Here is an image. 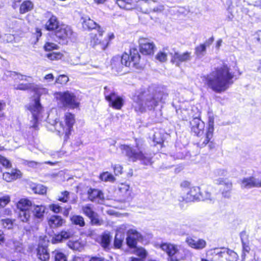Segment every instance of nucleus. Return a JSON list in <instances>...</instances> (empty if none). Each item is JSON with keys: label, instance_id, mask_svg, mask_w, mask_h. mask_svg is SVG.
I'll return each mask as SVG.
<instances>
[{"label": "nucleus", "instance_id": "nucleus-37", "mask_svg": "<svg viewBox=\"0 0 261 261\" xmlns=\"http://www.w3.org/2000/svg\"><path fill=\"white\" fill-rule=\"evenodd\" d=\"M70 221L72 224L75 225H78L83 227L85 225V220L83 216L81 215H73L70 218Z\"/></svg>", "mask_w": 261, "mask_h": 261}, {"label": "nucleus", "instance_id": "nucleus-52", "mask_svg": "<svg viewBox=\"0 0 261 261\" xmlns=\"http://www.w3.org/2000/svg\"><path fill=\"white\" fill-rule=\"evenodd\" d=\"M242 243L243 246L242 257L243 258H245L246 254L249 253L250 251V247L249 243L245 242L242 239Z\"/></svg>", "mask_w": 261, "mask_h": 261}, {"label": "nucleus", "instance_id": "nucleus-16", "mask_svg": "<svg viewBox=\"0 0 261 261\" xmlns=\"http://www.w3.org/2000/svg\"><path fill=\"white\" fill-rule=\"evenodd\" d=\"M214 133L206 129V132L202 135L197 137L196 144L200 148H203L208 145L210 149L215 147V143L212 140Z\"/></svg>", "mask_w": 261, "mask_h": 261}, {"label": "nucleus", "instance_id": "nucleus-14", "mask_svg": "<svg viewBox=\"0 0 261 261\" xmlns=\"http://www.w3.org/2000/svg\"><path fill=\"white\" fill-rule=\"evenodd\" d=\"M12 7L14 9L18 8V12L20 15H23L32 11L35 8V5L31 0H13Z\"/></svg>", "mask_w": 261, "mask_h": 261}, {"label": "nucleus", "instance_id": "nucleus-36", "mask_svg": "<svg viewBox=\"0 0 261 261\" xmlns=\"http://www.w3.org/2000/svg\"><path fill=\"white\" fill-rule=\"evenodd\" d=\"M152 158L140 150V154L138 160L140 161L142 164L144 165H150L152 164Z\"/></svg>", "mask_w": 261, "mask_h": 261}, {"label": "nucleus", "instance_id": "nucleus-12", "mask_svg": "<svg viewBox=\"0 0 261 261\" xmlns=\"http://www.w3.org/2000/svg\"><path fill=\"white\" fill-rule=\"evenodd\" d=\"M15 89L22 91L31 90L32 91L34 94L32 97L34 103H35L37 98L39 97L40 101L41 96L48 95V90L47 88L37 85H34L32 83L19 84L15 88Z\"/></svg>", "mask_w": 261, "mask_h": 261}, {"label": "nucleus", "instance_id": "nucleus-18", "mask_svg": "<svg viewBox=\"0 0 261 261\" xmlns=\"http://www.w3.org/2000/svg\"><path fill=\"white\" fill-rule=\"evenodd\" d=\"M190 126L191 133L196 137L203 135L205 132V123L198 117L194 118L190 122Z\"/></svg>", "mask_w": 261, "mask_h": 261}, {"label": "nucleus", "instance_id": "nucleus-23", "mask_svg": "<svg viewBox=\"0 0 261 261\" xmlns=\"http://www.w3.org/2000/svg\"><path fill=\"white\" fill-rule=\"evenodd\" d=\"M82 28L86 30H96L99 36H101L105 31L102 28L90 18H85L82 23Z\"/></svg>", "mask_w": 261, "mask_h": 261}, {"label": "nucleus", "instance_id": "nucleus-46", "mask_svg": "<svg viewBox=\"0 0 261 261\" xmlns=\"http://www.w3.org/2000/svg\"><path fill=\"white\" fill-rule=\"evenodd\" d=\"M67 245L73 250H79L81 244L78 241H69L67 243Z\"/></svg>", "mask_w": 261, "mask_h": 261}, {"label": "nucleus", "instance_id": "nucleus-17", "mask_svg": "<svg viewBox=\"0 0 261 261\" xmlns=\"http://www.w3.org/2000/svg\"><path fill=\"white\" fill-rule=\"evenodd\" d=\"M82 210L83 213L89 218L91 225L97 226L101 225L102 221L99 218L98 214L93 210L91 204L83 206Z\"/></svg>", "mask_w": 261, "mask_h": 261}, {"label": "nucleus", "instance_id": "nucleus-9", "mask_svg": "<svg viewBox=\"0 0 261 261\" xmlns=\"http://www.w3.org/2000/svg\"><path fill=\"white\" fill-rule=\"evenodd\" d=\"M161 248L167 254L170 261H179L185 257L184 249L176 245L165 243L161 245Z\"/></svg>", "mask_w": 261, "mask_h": 261}, {"label": "nucleus", "instance_id": "nucleus-50", "mask_svg": "<svg viewBox=\"0 0 261 261\" xmlns=\"http://www.w3.org/2000/svg\"><path fill=\"white\" fill-rule=\"evenodd\" d=\"M126 244L130 248H136L137 247V240L136 239L130 236H128L126 239Z\"/></svg>", "mask_w": 261, "mask_h": 261}, {"label": "nucleus", "instance_id": "nucleus-42", "mask_svg": "<svg viewBox=\"0 0 261 261\" xmlns=\"http://www.w3.org/2000/svg\"><path fill=\"white\" fill-rule=\"evenodd\" d=\"M212 199L211 193L208 190H201L200 189L199 201H205Z\"/></svg>", "mask_w": 261, "mask_h": 261}, {"label": "nucleus", "instance_id": "nucleus-19", "mask_svg": "<svg viewBox=\"0 0 261 261\" xmlns=\"http://www.w3.org/2000/svg\"><path fill=\"white\" fill-rule=\"evenodd\" d=\"M216 184L223 186V188L220 189V191L224 198H229L231 197L232 183L230 180H229L227 178L221 177L216 180Z\"/></svg>", "mask_w": 261, "mask_h": 261}, {"label": "nucleus", "instance_id": "nucleus-6", "mask_svg": "<svg viewBox=\"0 0 261 261\" xmlns=\"http://www.w3.org/2000/svg\"><path fill=\"white\" fill-rule=\"evenodd\" d=\"M75 123V115L71 112L65 113L64 116V121L59 122L60 128L57 129L58 134L59 136L64 134V142H67L69 139Z\"/></svg>", "mask_w": 261, "mask_h": 261}, {"label": "nucleus", "instance_id": "nucleus-25", "mask_svg": "<svg viewBox=\"0 0 261 261\" xmlns=\"http://www.w3.org/2000/svg\"><path fill=\"white\" fill-rule=\"evenodd\" d=\"M87 194L88 199L92 202H98L105 199L103 193L98 189L90 188L87 192Z\"/></svg>", "mask_w": 261, "mask_h": 261}, {"label": "nucleus", "instance_id": "nucleus-58", "mask_svg": "<svg viewBox=\"0 0 261 261\" xmlns=\"http://www.w3.org/2000/svg\"><path fill=\"white\" fill-rule=\"evenodd\" d=\"M115 36L114 33H111L108 34L107 37L103 39V42L108 43V47L110 45L111 43L112 40L114 39Z\"/></svg>", "mask_w": 261, "mask_h": 261}, {"label": "nucleus", "instance_id": "nucleus-1", "mask_svg": "<svg viewBox=\"0 0 261 261\" xmlns=\"http://www.w3.org/2000/svg\"><path fill=\"white\" fill-rule=\"evenodd\" d=\"M44 17L46 18L44 29L52 33L50 37L55 42L67 45L74 40L75 33L71 27L61 23L57 16L51 12H46Z\"/></svg>", "mask_w": 261, "mask_h": 261}, {"label": "nucleus", "instance_id": "nucleus-40", "mask_svg": "<svg viewBox=\"0 0 261 261\" xmlns=\"http://www.w3.org/2000/svg\"><path fill=\"white\" fill-rule=\"evenodd\" d=\"M32 190L35 194L43 195L46 193V189L43 185L37 184L32 188Z\"/></svg>", "mask_w": 261, "mask_h": 261}, {"label": "nucleus", "instance_id": "nucleus-59", "mask_svg": "<svg viewBox=\"0 0 261 261\" xmlns=\"http://www.w3.org/2000/svg\"><path fill=\"white\" fill-rule=\"evenodd\" d=\"M36 38V41H38L42 35L41 29L38 27L35 28V32L33 34Z\"/></svg>", "mask_w": 261, "mask_h": 261}, {"label": "nucleus", "instance_id": "nucleus-30", "mask_svg": "<svg viewBox=\"0 0 261 261\" xmlns=\"http://www.w3.org/2000/svg\"><path fill=\"white\" fill-rule=\"evenodd\" d=\"M214 38L212 36L207 40H206L204 43H201L195 47V55L198 57H201L204 55L206 53V47L210 46L214 42Z\"/></svg>", "mask_w": 261, "mask_h": 261}, {"label": "nucleus", "instance_id": "nucleus-60", "mask_svg": "<svg viewBox=\"0 0 261 261\" xmlns=\"http://www.w3.org/2000/svg\"><path fill=\"white\" fill-rule=\"evenodd\" d=\"M6 107V103L3 101H0V118L4 117V114L3 113V111L4 110Z\"/></svg>", "mask_w": 261, "mask_h": 261}, {"label": "nucleus", "instance_id": "nucleus-38", "mask_svg": "<svg viewBox=\"0 0 261 261\" xmlns=\"http://www.w3.org/2000/svg\"><path fill=\"white\" fill-rule=\"evenodd\" d=\"M99 178L101 181L105 182H114L115 180V177L108 171L101 173L99 175Z\"/></svg>", "mask_w": 261, "mask_h": 261}, {"label": "nucleus", "instance_id": "nucleus-24", "mask_svg": "<svg viewBox=\"0 0 261 261\" xmlns=\"http://www.w3.org/2000/svg\"><path fill=\"white\" fill-rule=\"evenodd\" d=\"M240 184L244 188H261V180H258L253 176L243 178Z\"/></svg>", "mask_w": 261, "mask_h": 261}, {"label": "nucleus", "instance_id": "nucleus-64", "mask_svg": "<svg viewBox=\"0 0 261 261\" xmlns=\"http://www.w3.org/2000/svg\"><path fill=\"white\" fill-rule=\"evenodd\" d=\"M71 261H84L83 257L78 256H73Z\"/></svg>", "mask_w": 261, "mask_h": 261}, {"label": "nucleus", "instance_id": "nucleus-57", "mask_svg": "<svg viewBox=\"0 0 261 261\" xmlns=\"http://www.w3.org/2000/svg\"><path fill=\"white\" fill-rule=\"evenodd\" d=\"M206 130L214 133V121L213 118H211L209 119L208 122V126L206 128Z\"/></svg>", "mask_w": 261, "mask_h": 261}, {"label": "nucleus", "instance_id": "nucleus-22", "mask_svg": "<svg viewBox=\"0 0 261 261\" xmlns=\"http://www.w3.org/2000/svg\"><path fill=\"white\" fill-rule=\"evenodd\" d=\"M121 150L124 152L129 161L135 162L138 161L140 154V150L136 151L132 147L128 145L123 144L120 146Z\"/></svg>", "mask_w": 261, "mask_h": 261}, {"label": "nucleus", "instance_id": "nucleus-4", "mask_svg": "<svg viewBox=\"0 0 261 261\" xmlns=\"http://www.w3.org/2000/svg\"><path fill=\"white\" fill-rule=\"evenodd\" d=\"M111 66L117 71L122 70L123 67L140 69L143 67V61L138 49L132 46L127 51L123 52L120 58L113 57L111 61Z\"/></svg>", "mask_w": 261, "mask_h": 261}, {"label": "nucleus", "instance_id": "nucleus-55", "mask_svg": "<svg viewBox=\"0 0 261 261\" xmlns=\"http://www.w3.org/2000/svg\"><path fill=\"white\" fill-rule=\"evenodd\" d=\"M49 208L54 213L58 214L62 211V207L58 204L52 203L49 205Z\"/></svg>", "mask_w": 261, "mask_h": 261}, {"label": "nucleus", "instance_id": "nucleus-54", "mask_svg": "<svg viewBox=\"0 0 261 261\" xmlns=\"http://www.w3.org/2000/svg\"><path fill=\"white\" fill-rule=\"evenodd\" d=\"M2 223L5 228L10 229L12 227L13 221L9 218L2 220Z\"/></svg>", "mask_w": 261, "mask_h": 261}, {"label": "nucleus", "instance_id": "nucleus-2", "mask_svg": "<svg viewBox=\"0 0 261 261\" xmlns=\"http://www.w3.org/2000/svg\"><path fill=\"white\" fill-rule=\"evenodd\" d=\"M210 75L211 76L209 75L203 76L202 80L208 88L216 93L225 91L234 83V73L226 64L215 68Z\"/></svg>", "mask_w": 261, "mask_h": 261}, {"label": "nucleus", "instance_id": "nucleus-47", "mask_svg": "<svg viewBox=\"0 0 261 261\" xmlns=\"http://www.w3.org/2000/svg\"><path fill=\"white\" fill-rule=\"evenodd\" d=\"M135 254L139 256L141 259H143L145 258L147 255V253L145 249L143 248H136Z\"/></svg>", "mask_w": 261, "mask_h": 261}, {"label": "nucleus", "instance_id": "nucleus-61", "mask_svg": "<svg viewBox=\"0 0 261 261\" xmlns=\"http://www.w3.org/2000/svg\"><path fill=\"white\" fill-rule=\"evenodd\" d=\"M15 75L17 76V79L20 81H27L28 76L19 73L14 72Z\"/></svg>", "mask_w": 261, "mask_h": 261}, {"label": "nucleus", "instance_id": "nucleus-10", "mask_svg": "<svg viewBox=\"0 0 261 261\" xmlns=\"http://www.w3.org/2000/svg\"><path fill=\"white\" fill-rule=\"evenodd\" d=\"M103 95L105 100L108 102L109 107L115 110H120L124 105L123 97L118 95L115 91L110 92L108 86L104 87Z\"/></svg>", "mask_w": 261, "mask_h": 261}, {"label": "nucleus", "instance_id": "nucleus-27", "mask_svg": "<svg viewBox=\"0 0 261 261\" xmlns=\"http://www.w3.org/2000/svg\"><path fill=\"white\" fill-rule=\"evenodd\" d=\"M36 256L41 261H48L50 258V254L47 246L39 244L36 249Z\"/></svg>", "mask_w": 261, "mask_h": 261}, {"label": "nucleus", "instance_id": "nucleus-26", "mask_svg": "<svg viewBox=\"0 0 261 261\" xmlns=\"http://www.w3.org/2000/svg\"><path fill=\"white\" fill-rule=\"evenodd\" d=\"M72 237L73 234L69 230H62L59 232L54 235L51 239V243L53 244H58Z\"/></svg>", "mask_w": 261, "mask_h": 261}, {"label": "nucleus", "instance_id": "nucleus-33", "mask_svg": "<svg viewBox=\"0 0 261 261\" xmlns=\"http://www.w3.org/2000/svg\"><path fill=\"white\" fill-rule=\"evenodd\" d=\"M21 177V173L18 169H12L10 172H5L3 174V178L7 182H11Z\"/></svg>", "mask_w": 261, "mask_h": 261}, {"label": "nucleus", "instance_id": "nucleus-20", "mask_svg": "<svg viewBox=\"0 0 261 261\" xmlns=\"http://www.w3.org/2000/svg\"><path fill=\"white\" fill-rule=\"evenodd\" d=\"M191 58V53L190 51H187L182 54L175 51L171 55L170 61L175 66L179 67L182 63L188 62Z\"/></svg>", "mask_w": 261, "mask_h": 261}, {"label": "nucleus", "instance_id": "nucleus-11", "mask_svg": "<svg viewBox=\"0 0 261 261\" xmlns=\"http://www.w3.org/2000/svg\"><path fill=\"white\" fill-rule=\"evenodd\" d=\"M207 255L217 256L216 261H237L239 259L238 254L233 250L227 248L224 251H217L216 248L211 249L206 252Z\"/></svg>", "mask_w": 261, "mask_h": 261}, {"label": "nucleus", "instance_id": "nucleus-29", "mask_svg": "<svg viewBox=\"0 0 261 261\" xmlns=\"http://www.w3.org/2000/svg\"><path fill=\"white\" fill-rule=\"evenodd\" d=\"M119 196L122 198V200L125 202L132 198L130 187L128 184L121 183L118 188Z\"/></svg>", "mask_w": 261, "mask_h": 261}, {"label": "nucleus", "instance_id": "nucleus-63", "mask_svg": "<svg viewBox=\"0 0 261 261\" xmlns=\"http://www.w3.org/2000/svg\"><path fill=\"white\" fill-rule=\"evenodd\" d=\"M89 261H104V259L102 257L92 256L90 258Z\"/></svg>", "mask_w": 261, "mask_h": 261}, {"label": "nucleus", "instance_id": "nucleus-35", "mask_svg": "<svg viewBox=\"0 0 261 261\" xmlns=\"http://www.w3.org/2000/svg\"><path fill=\"white\" fill-rule=\"evenodd\" d=\"M52 254L54 261H67V255L60 249H57L52 251Z\"/></svg>", "mask_w": 261, "mask_h": 261}, {"label": "nucleus", "instance_id": "nucleus-45", "mask_svg": "<svg viewBox=\"0 0 261 261\" xmlns=\"http://www.w3.org/2000/svg\"><path fill=\"white\" fill-rule=\"evenodd\" d=\"M123 242V238L121 237H118V234H116L115 236L114 241V247L115 249H120L122 247Z\"/></svg>", "mask_w": 261, "mask_h": 261}, {"label": "nucleus", "instance_id": "nucleus-3", "mask_svg": "<svg viewBox=\"0 0 261 261\" xmlns=\"http://www.w3.org/2000/svg\"><path fill=\"white\" fill-rule=\"evenodd\" d=\"M16 207L19 220L28 224L31 221L35 223L42 221L46 209L45 205L36 204L27 198H20L16 203Z\"/></svg>", "mask_w": 261, "mask_h": 261}, {"label": "nucleus", "instance_id": "nucleus-49", "mask_svg": "<svg viewBox=\"0 0 261 261\" xmlns=\"http://www.w3.org/2000/svg\"><path fill=\"white\" fill-rule=\"evenodd\" d=\"M155 59L160 62H165L167 60V54L162 51H159L155 56Z\"/></svg>", "mask_w": 261, "mask_h": 261}, {"label": "nucleus", "instance_id": "nucleus-48", "mask_svg": "<svg viewBox=\"0 0 261 261\" xmlns=\"http://www.w3.org/2000/svg\"><path fill=\"white\" fill-rule=\"evenodd\" d=\"M70 193L67 191H64L61 192V196L57 198V200L63 203L68 202L69 198Z\"/></svg>", "mask_w": 261, "mask_h": 261}, {"label": "nucleus", "instance_id": "nucleus-21", "mask_svg": "<svg viewBox=\"0 0 261 261\" xmlns=\"http://www.w3.org/2000/svg\"><path fill=\"white\" fill-rule=\"evenodd\" d=\"M103 34L102 33L101 36H99L98 32L97 33H91L90 34V46L95 48L96 46L99 45L102 50H106L108 48V43L103 42V39H102Z\"/></svg>", "mask_w": 261, "mask_h": 261}, {"label": "nucleus", "instance_id": "nucleus-8", "mask_svg": "<svg viewBox=\"0 0 261 261\" xmlns=\"http://www.w3.org/2000/svg\"><path fill=\"white\" fill-rule=\"evenodd\" d=\"M191 182L184 180L180 184V187L183 190L189 189L185 195L179 197V201L181 202L188 203L199 201L200 188L197 186L190 187Z\"/></svg>", "mask_w": 261, "mask_h": 261}, {"label": "nucleus", "instance_id": "nucleus-28", "mask_svg": "<svg viewBox=\"0 0 261 261\" xmlns=\"http://www.w3.org/2000/svg\"><path fill=\"white\" fill-rule=\"evenodd\" d=\"M186 242L191 248L196 250L203 249L206 246V241L202 239L196 240L192 237H188L186 239Z\"/></svg>", "mask_w": 261, "mask_h": 261}, {"label": "nucleus", "instance_id": "nucleus-44", "mask_svg": "<svg viewBox=\"0 0 261 261\" xmlns=\"http://www.w3.org/2000/svg\"><path fill=\"white\" fill-rule=\"evenodd\" d=\"M5 150L3 146H0V151ZM0 164L7 168H10L12 166L11 163L6 158L0 154Z\"/></svg>", "mask_w": 261, "mask_h": 261}, {"label": "nucleus", "instance_id": "nucleus-7", "mask_svg": "<svg viewBox=\"0 0 261 261\" xmlns=\"http://www.w3.org/2000/svg\"><path fill=\"white\" fill-rule=\"evenodd\" d=\"M55 98L58 101L63 108H68L71 109L78 108L80 106V102L77 101L75 95L66 91L64 92H56L54 94Z\"/></svg>", "mask_w": 261, "mask_h": 261}, {"label": "nucleus", "instance_id": "nucleus-39", "mask_svg": "<svg viewBox=\"0 0 261 261\" xmlns=\"http://www.w3.org/2000/svg\"><path fill=\"white\" fill-rule=\"evenodd\" d=\"M46 57L50 61H58L63 58V54L61 52H51L47 54Z\"/></svg>", "mask_w": 261, "mask_h": 261}, {"label": "nucleus", "instance_id": "nucleus-43", "mask_svg": "<svg viewBox=\"0 0 261 261\" xmlns=\"http://www.w3.org/2000/svg\"><path fill=\"white\" fill-rule=\"evenodd\" d=\"M69 79L67 75L60 74L56 79L55 83L61 86L65 85L69 81Z\"/></svg>", "mask_w": 261, "mask_h": 261}, {"label": "nucleus", "instance_id": "nucleus-31", "mask_svg": "<svg viewBox=\"0 0 261 261\" xmlns=\"http://www.w3.org/2000/svg\"><path fill=\"white\" fill-rule=\"evenodd\" d=\"M136 0H115V4L124 10H131L137 7Z\"/></svg>", "mask_w": 261, "mask_h": 261}, {"label": "nucleus", "instance_id": "nucleus-56", "mask_svg": "<svg viewBox=\"0 0 261 261\" xmlns=\"http://www.w3.org/2000/svg\"><path fill=\"white\" fill-rule=\"evenodd\" d=\"M153 141L154 143V145H160L161 147H164V140L163 138L158 139L154 135L153 137Z\"/></svg>", "mask_w": 261, "mask_h": 261}, {"label": "nucleus", "instance_id": "nucleus-62", "mask_svg": "<svg viewBox=\"0 0 261 261\" xmlns=\"http://www.w3.org/2000/svg\"><path fill=\"white\" fill-rule=\"evenodd\" d=\"M44 79L48 81H53L54 79V76L51 73H48L45 75Z\"/></svg>", "mask_w": 261, "mask_h": 261}, {"label": "nucleus", "instance_id": "nucleus-15", "mask_svg": "<svg viewBox=\"0 0 261 261\" xmlns=\"http://www.w3.org/2000/svg\"><path fill=\"white\" fill-rule=\"evenodd\" d=\"M140 54L145 56H152L155 49V45L153 42L147 38L141 37L138 40Z\"/></svg>", "mask_w": 261, "mask_h": 261}, {"label": "nucleus", "instance_id": "nucleus-32", "mask_svg": "<svg viewBox=\"0 0 261 261\" xmlns=\"http://www.w3.org/2000/svg\"><path fill=\"white\" fill-rule=\"evenodd\" d=\"M65 222V220L59 215H52L47 220L48 225L52 228L61 227Z\"/></svg>", "mask_w": 261, "mask_h": 261}, {"label": "nucleus", "instance_id": "nucleus-51", "mask_svg": "<svg viewBox=\"0 0 261 261\" xmlns=\"http://www.w3.org/2000/svg\"><path fill=\"white\" fill-rule=\"evenodd\" d=\"M11 201V198L9 195H5L0 197V207H5Z\"/></svg>", "mask_w": 261, "mask_h": 261}, {"label": "nucleus", "instance_id": "nucleus-53", "mask_svg": "<svg viewBox=\"0 0 261 261\" xmlns=\"http://www.w3.org/2000/svg\"><path fill=\"white\" fill-rule=\"evenodd\" d=\"M111 167L115 175H118L123 173V167L120 164L112 165Z\"/></svg>", "mask_w": 261, "mask_h": 261}, {"label": "nucleus", "instance_id": "nucleus-41", "mask_svg": "<svg viewBox=\"0 0 261 261\" xmlns=\"http://www.w3.org/2000/svg\"><path fill=\"white\" fill-rule=\"evenodd\" d=\"M45 51H50L54 50H57L59 48L58 44L49 41H46L43 47Z\"/></svg>", "mask_w": 261, "mask_h": 261}, {"label": "nucleus", "instance_id": "nucleus-13", "mask_svg": "<svg viewBox=\"0 0 261 261\" xmlns=\"http://www.w3.org/2000/svg\"><path fill=\"white\" fill-rule=\"evenodd\" d=\"M27 109L31 112L33 116V119L31 121L32 125L30 126V128H33L38 130L39 129L38 115L43 109L39 97L37 98L35 103L30 104L28 106Z\"/></svg>", "mask_w": 261, "mask_h": 261}, {"label": "nucleus", "instance_id": "nucleus-34", "mask_svg": "<svg viewBox=\"0 0 261 261\" xmlns=\"http://www.w3.org/2000/svg\"><path fill=\"white\" fill-rule=\"evenodd\" d=\"M112 237L110 233H103L100 236V244L105 249H109L111 243Z\"/></svg>", "mask_w": 261, "mask_h": 261}, {"label": "nucleus", "instance_id": "nucleus-5", "mask_svg": "<svg viewBox=\"0 0 261 261\" xmlns=\"http://www.w3.org/2000/svg\"><path fill=\"white\" fill-rule=\"evenodd\" d=\"M133 100L136 103L135 111L137 112H143L146 108L153 110L159 102V98L154 94L149 93L146 89L136 92L133 96Z\"/></svg>", "mask_w": 261, "mask_h": 261}]
</instances>
